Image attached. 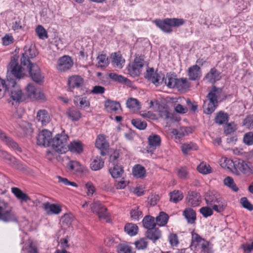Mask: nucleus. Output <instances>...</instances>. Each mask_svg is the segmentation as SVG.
<instances>
[{
  "instance_id": "1",
  "label": "nucleus",
  "mask_w": 253,
  "mask_h": 253,
  "mask_svg": "<svg viewBox=\"0 0 253 253\" xmlns=\"http://www.w3.org/2000/svg\"><path fill=\"white\" fill-rule=\"evenodd\" d=\"M24 51L21 58V64L27 66L30 76L34 82L38 84H42L43 82L44 77L42 74L40 68L36 64H33L30 61V59L35 57L38 52L33 45L25 46Z\"/></svg>"
},
{
  "instance_id": "2",
  "label": "nucleus",
  "mask_w": 253,
  "mask_h": 253,
  "mask_svg": "<svg viewBox=\"0 0 253 253\" xmlns=\"http://www.w3.org/2000/svg\"><path fill=\"white\" fill-rule=\"evenodd\" d=\"M146 72L145 78L157 86L164 83L169 88H174L176 84L177 78L173 75L168 74L165 77L161 72L155 73L153 68H148Z\"/></svg>"
},
{
  "instance_id": "3",
  "label": "nucleus",
  "mask_w": 253,
  "mask_h": 253,
  "mask_svg": "<svg viewBox=\"0 0 253 253\" xmlns=\"http://www.w3.org/2000/svg\"><path fill=\"white\" fill-rule=\"evenodd\" d=\"M0 220L4 222H17V217L9 204L0 200Z\"/></svg>"
},
{
  "instance_id": "4",
  "label": "nucleus",
  "mask_w": 253,
  "mask_h": 253,
  "mask_svg": "<svg viewBox=\"0 0 253 253\" xmlns=\"http://www.w3.org/2000/svg\"><path fill=\"white\" fill-rule=\"evenodd\" d=\"M184 20L181 18H166L163 21L156 20V25L163 31L169 33L171 32V27H179L184 23Z\"/></svg>"
},
{
  "instance_id": "5",
  "label": "nucleus",
  "mask_w": 253,
  "mask_h": 253,
  "mask_svg": "<svg viewBox=\"0 0 253 253\" xmlns=\"http://www.w3.org/2000/svg\"><path fill=\"white\" fill-rule=\"evenodd\" d=\"M68 136L63 131L61 134H57L51 141V146L55 151L63 154L67 151V142Z\"/></svg>"
},
{
  "instance_id": "6",
  "label": "nucleus",
  "mask_w": 253,
  "mask_h": 253,
  "mask_svg": "<svg viewBox=\"0 0 253 253\" xmlns=\"http://www.w3.org/2000/svg\"><path fill=\"white\" fill-rule=\"evenodd\" d=\"M144 63L143 55L136 56L133 61L129 63L127 66L128 74L133 77L139 76L142 71Z\"/></svg>"
},
{
  "instance_id": "7",
  "label": "nucleus",
  "mask_w": 253,
  "mask_h": 253,
  "mask_svg": "<svg viewBox=\"0 0 253 253\" xmlns=\"http://www.w3.org/2000/svg\"><path fill=\"white\" fill-rule=\"evenodd\" d=\"M10 86H11L10 95L13 100L16 102H21L25 100V95L22 93L20 86L16 84L15 81L9 82L8 85H7V88L6 90H8Z\"/></svg>"
},
{
  "instance_id": "8",
  "label": "nucleus",
  "mask_w": 253,
  "mask_h": 253,
  "mask_svg": "<svg viewBox=\"0 0 253 253\" xmlns=\"http://www.w3.org/2000/svg\"><path fill=\"white\" fill-rule=\"evenodd\" d=\"M7 72L10 73L17 79H20L23 77L24 73L22 67L18 62V57H12L7 66Z\"/></svg>"
},
{
  "instance_id": "9",
  "label": "nucleus",
  "mask_w": 253,
  "mask_h": 253,
  "mask_svg": "<svg viewBox=\"0 0 253 253\" xmlns=\"http://www.w3.org/2000/svg\"><path fill=\"white\" fill-rule=\"evenodd\" d=\"M90 209L92 212L96 213L99 219H106L108 213L107 208L99 201H95L90 205Z\"/></svg>"
},
{
  "instance_id": "10",
  "label": "nucleus",
  "mask_w": 253,
  "mask_h": 253,
  "mask_svg": "<svg viewBox=\"0 0 253 253\" xmlns=\"http://www.w3.org/2000/svg\"><path fill=\"white\" fill-rule=\"evenodd\" d=\"M52 139L51 132L47 129H43L40 132L37 137V144L44 147L51 146Z\"/></svg>"
},
{
  "instance_id": "11",
  "label": "nucleus",
  "mask_w": 253,
  "mask_h": 253,
  "mask_svg": "<svg viewBox=\"0 0 253 253\" xmlns=\"http://www.w3.org/2000/svg\"><path fill=\"white\" fill-rule=\"evenodd\" d=\"M73 65L71 58L67 55L60 57L58 61L57 68L60 71H65L70 69Z\"/></svg>"
},
{
  "instance_id": "12",
  "label": "nucleus",
  "mask_w": 253,
  "mask_h": 253,
  "mask_svg": "<svg viewBox=\"0 0 253 253\" xmlns=\"http://www.w3.org/2000/svg\"><path fill=\"white\" fill-rule=\"evenodd\" d=\"M0 157L7 160L10 162V164L11 166L14 168L22 171H23L25 169L24 167L22 164H21L14 157L8 154L6 152L2 150H0Z\"/></svg>"
},
{
  "instance_id": "13",
  "label": "nucleus",
  "mask_w": 253,
  "mask_h": 253,
  "mask_svg": "<svg viewBox=\"0 0 253 253\" xmlns=\"http://www.w3.org/2000/svg\"><path fill=\"white\" fill-rule=\"evenodd\" d=\"M0 139L9 147H10L19 152H22L21 148L19 147L18 144L0 129Z\"/></svg>"
},
{
  "instance_id": "14",
  "label": "nucleus",
  "mask_w": 253,
  "mask_h": 253,
  "mask_svg": "<svg viewBox=\"0 0 253 253\" xmlns=\"http://www.w3.org/2000/svg\"><path fill=\"white\" fill-rule=\"evenodd\" d=\"M26 91L29 97L36 99H42L44 97L43 94L36 88L32 84H29L27 85Z\"/></svg>"
},
{
  "instance_id": "15",
  "label": "nucleus",
  "mask_w": 253,
  "mask_h": 253,
  "mask_svg": "<svg viewBox=\"0 0 253 253\" xmlns=\"http://www.w3.org/2000/svg\"><path fill=\"white\" fill-rule=\"evenodd\" d=\"M221 91V89L213 86L207 96V99L206 101L218 106L217 97L219 93Z\"/></svg>"
},
{
  "instance_id": "16",
  "label": "nucleus",
  "mask_w": 253,
  "mask_h": 253,
  "mask_svg": "<svg viewBox=\"0 0 253 253\" xmlns=\"http://www.w3.org/2000/svg\"><path fill=\"white\" fill-rule=\"evenodd\" d=\"M186 199L189 205L196 207L199 205L201 202V195L196 191H189Z\"/></svg>"
},
{
  "instance_id": "17",
  "label": "nucleus",
  "mask_w": 253,
  "mask_h": 253,
  "mask_svg": "<svg viewBox=\"0 0 253 253\" xmlns=\"http://www.w3.org/2000/svg\"><path fill=\"white\" fill-rule=\"evenodd\" d=\"M84 82V80L80 76L78 75L73 76L68 79V84L69 85V91H72V89L75 87H79L81 86Z\"/></svg>"
},
{
  "instance_id": "18",
  "label": "nucleus",
  "mask_w": 253,
  "mask_h": 253,
  "mask_svg": "<svg viewBox=\"0 0 253 253\" xmlns=\"http://www.w3.org/2000/svg\"><path fill=\"white\" fill-rule=\"evenodd\" d=\"M205 79L208 82L213 84L221 79L220 73L215 68H211L210 72L207 74Z\"/></svg>"
},
{
  "instance_id": "19",
  "label": "nucleus",
  "mask_w": 253,
  "mask_h": 253,
  "mask_svg": "<svg viewBox=\"0 0 253 253\" xmlns=\"http://www.w3.org/2000/svg\"><path fill=\"white\" fill-rule=\"evenodd\" d=\"M83 144L79 140H75L71 142L67 146V150H69L71 152L77 154H81L83 152L84 150Z\"/></svg>"
},
{
  "instance_id": "20",
  "label": "nucleus",
  "mask_w": 253,
  "mask_h": 253,
  "mask_svg": "<svg viewBox=\"0 0 253 253\" xmlns=\"http://www.w3.org/2000/svg\"><path fill=\"white\" fill-rule=\"evenodd\" d=\"M66 115L69 119L73 122L78 121L82 117L80 111L74 107L68 108L66 112Z\"/></svg>"
},
{
  "instance_id": "21",
  "label": "nucleus",
  "mask_w": 253,
  "mask_h": 253,
  "mask_svg": "<svg viewBox=\"0 0 253 253\" xmlns=\"http://www.w3.org/2000/svg\"><path fill=\"white\" fill-rule=\"evenodd\" d=\"M37 120L42 126H46L50 121L49 114L45 110H40L37 113Z\"/></svg>"
},
{
  "instance_id": "22",
  "label": "nucleus",
  "mask_w": 253,
  "mask_h": 253,
  "mask_svg": "<svg viewBox=\"0 0 253 253\" xmlns=\"http://www.w3.org/2000/svg\"><path fill=\"white\" fill-rule=\"evenodd\" d=\"M227 206L226 201L221 197H219L211 207L212 209L217 212H221L224 211Z\"/></svg>"
},
{
  "instance_id": "23",
  "label": "nucleus",
  "mask_w": 253,
  "mask_h": 253,
  "mask_svg": "<svg viewBox=\"0 0 253 253\" xmlns=\"http://www.w3.org/2000/svg\"><path fill=\"white\" fill-rule=\"evenodd\" d=\"M188 76L191 80H196L201 76V69L197 65H193L188 69Z\"/></svg>"
},
{
  "instance_id": "24",
  "label": "nucleus",
  "mask_w": 253,
  "mask_h": 253,
  "mask_svg": "<svg viewBox=\"0 0 253 253\" xmlns=\"http://www.w3.org/2000/svg\"><path fill=\"white\" fill-rule=\"evenodd\" d=\"M106 110L110 113L116 112L121 108L119 102L108 99L105 102L104 104Z\"/></svg>"
},
{
  "instance_id": "25",
  "label": "nucleus",
  "mask_w": 253,
  "mask_h": 253,
  "mask_svg": "<svg viewBox=\"0 0 253 253\" xmlns=\"http://www.w3.org/2000/svg\"><path fill=\"white\" fill-rule=\"evenodd\" d=\"M220 196L215 191H209L207 192L205 196V200L208 205L211 206Z\"/></svg>"
},
{
  "instance_id": "26",
  "label": "nucleus",
  "mask_w": 253,
  "mask_h": 253,
  "mask_svg": "<svg viewBox=\"0 0 253 253\" xmlns=\"http://www.w3.org/2000/svg\"><path fill=\"white\" fill-rule=\"evenodd\" d=\"M181 150L184 155H188L191 151L198 150V146L195 143L190 142L185 143L181 145Z\"/></svg>"
},
{
  "instance_id": "27",
  "label": "nucleus",
  "mask_w": 253,
  "mask_h": 253,
  "mask_svg": "<svg viewBox=\"0 0 253 253\" xmlns=\"http://www.w3.org/2000/svg\"><path fill=\"white\" fill-rule=\"evenodd\" d=\"M148 140L149 145L154 149L161 145V139L158 134H152L148 137Z\"/></svg>"
},
{
  "instance_id": "28",
  "label": "nucleus",
  "mask_w": 253,
  "mask_h": 253,
  "mask_svg": "<svg viewBox=\"0 0 253 253\" xmlns=\"http://www.w3.org/2000/svg\"><path fill=\"white\" fill-rule=\"evenodd\" d=\"M109 171L113 178H117L122 176L124 170L121 166L114 163L113 167L110 168Z\"/></svg>"
},
{
  "instance_id": "29",
  "label": "nucleus",
  "mask_w": 253,
  "mask_h": 253,
  "mask_svg": "<svg viewBox=\"0 0 253 253\" xmlns=\"http://www.w3.org/2000/svg\"><path fill=\"white\" fill-rule=\"evenodd\" d=\"M229 119V116L227 113L223 111H219L216 114L214 119L215 123L221 125L226 123Z\"/></svg>"
},
{
  "instance_id": "30",
  "label": "nucleus",
  "mask_w": 253,
  "mask_h": 253,
  "mask_svg": "<svg viewBox=\"0 0 253 253\" xmlns=\"http://www.w3.org/2000/svg\"><path fill=\"white\" fill-rule=\"evenodd\" d=\"M142 223L143 226L148 230L154 228L156 225L154 217L150 215L145 216L142 220Z\"/></svg>"
},
{
  "instance_id": "31",
  "label": "nucleus",
  "mask_w": 253,
  "mask_h": 253,
  "mask_svg": "<svg viewBox=\"0 0 253 253\" xmlns=\"http://www.w3.org/2000/svg\"><path fill=\"white\" fill-rule=\"evenodd\" d=\"M44 208L47 213L50 211L52 213L58 214L61 211V207L56 204L46 203L44 204Z\"/></svg>"
},
{
  "instance_id": "32",
  "label": "nucleus",
  "mask_w": 253,
  "mask_h": 253,
  "mask_svg": "<svg viewBox=\"0 0 253 253\" xmlns=\"http://www.w3.org/2000/svg\"><path fill=\"white\" fill-rule=\"evenodd\" d=\"M125 60L121 55L117 54L115 53L112 55V64L113 66L118 69H121L123 68Z\"/></svg>"
},
{
  "instance_id": "33",
  "label": "nucleus",
  "mask_w": 253,
  "mask_h": 253,
  "mask_svg": "<svg viewBox=\"0 0 253 253\" xmlns=\"http://www.w3.org/2000/svg\"><path fill=\"white\" fill-rule=\"evenodd\" d=\"M104 164V161L100 157L97 156L91 162L90 167L93 170H98L103 167Z\"/></svg>"
},
{
  "instance_id": "34",
  "label": "nucleus",
  "mask_w": 253,
  "mask_h": 253,
  "mask_svg": "<svg viewBox=\"0 0 253 253\" xmlns=\"http://www.w3.org/2000/svg\"><path fill=\"white\" fill-rule=\"evenodd\" d=\"M147 237L149 239L155 241L158 240L161 236V232L158 228L148 230L146 232Z\"/></svg>"
},
{
  "instance_id": "35",
  "label": "nucleus",
  "mask_w": 253,
  "mask_h": 253,
  "mask_svg": "<svg viewBox=\"0 0 253 253\" xmlns=\"http://www.w3.org/2000/svg\"><path fill=\"white\" fill-rule=\"evenodd\" d=\"M67 168L70 171L83 172V168L79 162L77 161H70L67 164Z\"/></svg>"
},
{
  "instance_id": "36",
  "label": "nucleus",
  "mask_w": 253,
  "mask_h": 253,
  "mask_svg": "<svg viewBox=\"0 0 253 253\" xmlns=\"http://www.w3.org/2000/svg\"><path fill=\"white\" fill-rule=\"evenodd\" d=\"M183 215L188 223H193L196 220V212L191 208H187L183 211Z\"/></svg>"
},
{
  "instance_id": "37",
  "label": "nucleus",
  "mask_w": 253,
  "mask_h": 253,
  "mask_svg": "<svg viewBox=\"0 0 253 253\" xmlns=\"http://www.w3.org/2000/svg\"><path fill=\"white\" fill-rule=\"evenodd\" d=\"M11 191L18 199L22 201L27 202L30 200L29 196L18 188L13 187L11 188Z\"/></svg>"
},
{
  "instance_id": "38",
  "label": "nucleus",
  "mask_w": 253,
  "mask_h": 253,
  "mask_svg": "<svg viewBox=\"0 0 253 253\" xmlns=\"http://www.w3.org/2000/svg\"><path fill=\"white\" fill-rule=\"evenodd\" d=\"M190 132V128L188 127H181L179 129H173L171 133L176 136V138H180Z\"/></svg>"
},
{
  "instance_id": "39",
  "label": "nucleus",
  "mask_w": 253,
  "mask_h": 253,
  "mask_svg": "<svg viewBox=\"0 0 253 253\" xmlns=\"http://www.w3.org/2000/svg\"><path fill=\"white\" fill-rule=\"evenodd\" d=\"M132 174L136 177L143 178L145 176L146 170L143 166L140 165H136L132 169Z\"/></svg>"
},
{
  "instance_id": "40",
  "label": "nucleus",
  "mask_w": 253,
  "mask_h": 253,
  "mask_svg": "<svg viewBox=\"0 0 253 253\" xmlns=\"http://www.w3.org/2000/svg\"><path fill=\"white\" fill-rule=\"evenodd\" d=\"M126 104L128 108L133 111L138 110L140 109L139 102L135 98H128L126 101Z\"/></svg>"
},
{
  "instance_id": "41",
  "label": "nucleus",
  "mask_w": 253,
  "mask_h": 253,
  "mask_svg": "<svg viewBox=\"0 0 253 253\" xmlns=\"http://www.w3.org/2000/svg\"><path fill=\"white\" fill-rule=\"evenodd\" d=\"M169 219V216L164 212H161L159 215L156 218V224L159 226H164L168 222Z\"/></svg>"
},
{
  "instance_id": "42",
  "label": "nucleus",
  "mask_w": 253,
  "mask_h": 253,
  "mask_svg": "<svg viewBox=\"0 0 253 253\" xmlns=\"http://www.w3.org/2000/svg\"><path fill=\"white\" fill-rule=\"evenodd\" d=\"M125 231L129 235L132 236L136 235L138 231L137 226L133 223H127L125 226Z\"/></svg>"
},
{
  "instance_id": "43",
  "label": "nucleus",
  "mask_w": 253,
  "mask_h": 253,
  "mask_svg": "<svg viewBox=\"0 0 253 253\" xmlns=\"http://www.w3.org/2000/svg\"><path fill=\"white\" fill-rule=\"evenodd\" d=\"M183 198V194L178 190H174L170 193V201L174 203H177Z\"/></svg>"
},
{
  "instance_id": "44",
  "label": "nucleus",
  "mask_w": 253,
  "mask_h": 253,
  "mask_svg": "<svg viewBox=\"0 0 253 253\" xmlns=\"http://www.w3.org/2000/svg\"><path fill=\"white\" fill-rule=\"evenodd\" d=\"M217 106L205 100L203 106L204 113L208 115L211 114L215 111Z\"/></svg>"
},
{
  "instance_id": "45",
  "label": "nucleus",
  "mask_w": 253,
  "mask_h": 253,
  "mask_svg": "<svg viewBox=\"0 0 253 253\" xmlns=\"http://www.w3.org/2000/svg\"><path fill=\"white\" fill-rule=\"evenodd\" d=\"M175 87L178 90H183L188 87V84L186 78L177 79Z\"/></svg>"
},
{
  "instance_id": "46",
  "label": "nucleus",
  "mask_w": 253,
  "mask_h": 253,
  "mask_svg": "<svg viewBox=\"0 0 253 253\" xmlns=\"http://www.w3.org/2000/svg\"><path fill=\"white\" fill-rule=\"evenodd\" d=\"M198 171L203 174H207L211 172L210 166L204 162L201 163L197 167Z\"/></svg>"
},
{
  "instance_id": "47",
  "label": "nucleus",
  "mask_w": 253,
  "mask_h": 253,
  "mask_svg": "<svg viewBox=\"0 0 253 253\" xmlns=\"http://www.w3.org/2000/svg\"><path fill=\"white\" fill-rule=\"evenodd\" d=\"M98 67L101 68L106 67L108 64V58L105 54H101L97 57Z\"/></svg>"
},
{
  "instance_id": "48",
  "label": "nucleus",
  "mask_w": 253,
  "mask_h": 253,
  "mask_svg": "<svg viewBox=\"0 0 253 253\" xmlns=\"http://www.w3.org/2000/svg\"><path fill=\"white\" fill-rule=\"evenodd\" d=\"M95 145L96 148L99 149H105L107 147V144L105 142V138L103 135L98 136L96 140Z\"/></svg>"
},
{
  "instance_id": "49",
  "label": "nucleus",
  "mask_w": 253,
  "mask_h": 253,
  "mask_svg": "<svg viewBox=\"0 0 253 253\" xmlns=\"http://www.w3.org/2000/svg\"><path fill=\"white\" fill-rule=\"evenodd\" d=\"M238 169L243 173L246 174L252 173V169L250 167L243 161L239 162L238 163Z\"/></svg>"
},
{
  "instance_id": "50",
  "label": "nucleus",
  "mask_w": 253,
  "mask_h": 253,
  "mask_svg": "<svg viewBox=\"0 0 253 253\" xmlns=\"http://www.w3.org/2000/svg\"><path fill=\"white\" fill-rule=\"evenodd\" d=\"M243 143L248 146L253 145V132H248L246 133L243 138Z\"/></svg>"
},
{
  "instance_id": "51",
  "label": "nucleus",
  "mask_w": 253,
  "mask_h": 253,
  "mask_svg": "<svg viewBox=\"0 0 253 253\" xmlns=\"http://www.w3.org/2000/svg\"><path fill=\"white\" fill-rule=\"evenodd\" d=\"M243 126L249 129L253 128V115H248L243 122Z\"/></svg>"
},
{
  "instance_id": "52",
  "label": "nucleus",
  "mask_w": 253,
  "mask_h": 253,
  "mask_svg": "<svg viewBox=\"0 0 253 253\" xmlns=\"http://www.w3.org/2000/svg\"><path fill=\"white\" fill-rule=\"evenodd\" d=\"M131 217L135 220H138L139 218L142 217V212L138 207H135L132 209L130 212Z\"/></svg>"
},
{
  "instance_id": "53",
  "label": "nucleus",
  "mask_w": 253,
  "mask_h": 253,
  "mask_svg": "<svg viewBox=\"0 0 253 253\" xmlns=\"http://www.w3.org/2000/svg\"><path fill=\"white\" fill-rule=\"evenodd\" d=\"M224 184L231 188L234 191H237L238 190V187L235 184L234 180L231 177L228 176L224 179Z\"/></svg>"
},
{
  "instance_id": "54",
  "label": "nucleus",
  "mask_w": 253,
  "mask_h": 253,
  "mask_svg": "<svg viewBox=\"0 0 253 253\" xmlns=\"http://www.w3.org/2000/svg\"><path fill=\"white\" fill-rule=\"evenodd\" d=\"M203 240L198 234L196 233L193 234L191 245V248H197L202 242L201 240Z\"/></svg>"
},
{
  "instance_id": "55",
  "label": "nucleus",
  "mask_w": 253,
  "mask_h": 253,
  "mask_svg": "<svg viewBox=\"0 0 253 253\" xmlns=\"http://www.w3.org/2000/svg\"><path fill=\"white\" fill-rule=\"evenodd\" d=\"M36 32L40 39L47 38V32L42 26L38 25L36 29Z\"/></svg>"
},
{
  "instance_id": "56",
  "label": "nucleus",
  "mask_w": 253,
  "mask_h": 253,
  "mask_svg": "<svg viewBox=\"0 0 253 253\" xmlns=\"http://www.w3.org/2000/svg\"><path fill=\"white\" fill-rule=\"evenodd\" d=\"M132 124L139 129H144L147 126L145 122L141 121L138 119H133L131 121Z\"/></svg>"
},
{
  "instance_id": "57",
  "label": "nucleus",
  "mask_w": 253,
  "mask_h": 253,
  "mask_svg": "<svg viewBox=\"0 0 253 253\" xmlns=\"http://www.w3.org/2000/svg\"><path fill=\"white\" fill-rule=\"evenodd\" d=\"M240 203L245 209L250 211L253 210V205L250 203L246 197H242L240 199Z\"/></svg>"
},
{
  "instance_id": "58",
  "label": "nucleus",
  "mask_w": 253,
  "mask_h": 253,
  "mask_svg": "<svg viewBox=\"0 0 253 253\" xmlns=\"http://www.w3.org/2000/svg\"><path fill=\"white\" fill-rule=\"evenodd\" d=\"M236 129V125L234 122L228 123L224 127V131L226 134L234 132Z\"/></svg>"
},
{
  "instance_id": "59",
  "label": "nucleus",
  "mask_w": 253,
  "mask_h": 253,
  "mask_svg": "<svg viewBox=\"0 0 253 253\" xmlns=\"http://www.w3.org/2000/svg\"><path fill=\"white\" fill-rule=\"evenodd\" d=\"M212 208L208 207H204L200 209V212L205 217L211 215L213 213Z\"/></svg>"
},
{
  "instance_id": "60",
  "label": "nucleus",
  "mask_w": 253,
  "mask_h": 253,
  "mask_svg": "<svg viewBox=\"0 0 253 253\" xmlns=\"http://www.w3.org/2000/svg\"><path fill=\"white\" fill-rule=\"evenodd\" d=\"M56 177L59 182L62 183L65 185L77 187V184L75 182L70 181L66 178L62 177L60 176H57Z\"/></svg>"
},
{
  "instance_id": "61",
  "label": "nucleus",
  "mask_w": 253,
  "mask_h": 253,
  "mask_svg": "<svg viewBox=\"0 0 253 253\" xmlns=\"http://www.w3.org/2000/svg\"><path fill=\"white\" fill-rule=\"evenodd\" d=\"M136 248L138 250L145 249L147 246V242L145 239H140L135 242Z\"/></svg>"
},
{
  "instance_id": "62",
  "label": "nucleus",
  "mask_w": 253,
  "mask_h": 253,
  "mask_svg": "<svg viewBox=\"0 0 253 253\" xmlns=\"http://www.w3.org/2000/svg\"><path fill=\"white\" fill-rule=\"evenodd\" d=\"M118 253H133L130 246L125 245H120L118 249Z\"/></svg>"
},
{
  "instance_id": "63",
  "label": "nucleus",
  "mask_w": 253,
  "mask_h": 253,
  "mask_svg": "<svg viewBox=\"0 0 253 253\" xmlns=\"http://www.w3.org/2000/svg\"><path fill=\"white\" fill-rule=\"evenodd\" d=\"M7 88L5 81L0 78V99L4 96Z\"/></svg>"
},
{
  "instance_id": "64",
  "label": "nucleus",
  "mask_w": 253,
  "mask_h": 253,
  "mask_svg": "<svg viewBox=\"0 0 253 253\" xmlns=\"http://www.w3.org/2000/svg\"><path fill=\"white\" fill-rule=\"evenodd\" d=\"M201 241L202 242L200 244L199 246L198 247L201 248V252H203L204 253H208L209 243L205 240Z\"/></svg>"
}]
</instances>
